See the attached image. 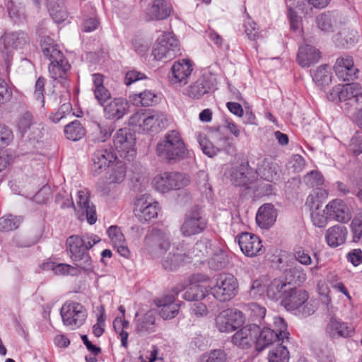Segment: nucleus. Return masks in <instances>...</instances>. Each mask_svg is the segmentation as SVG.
Instances as JSON below:
<instances>
[{"label": "nucleus", "mask_w": 362, "mask_h": 362, "mask_svg": "<svg viewBox=\"0 0 362 362\" xmlns=\"http://www.w3.org/2000/svg\"><path fill=\"white\" fill-rule=\"evenodd\" d=\"M99 241L100 238L97 235L89 234L81 236L73 235L67 238V250L77 267L86 272H93L92 260L88 250Z\"/></svg>", "instance_id": "obj_1"}, {"label": "nucleus", "mask_w": 362, "mask_h": 362, "mask_svg": "<svg viewBox=\"0 0 362 362\" xmlns=\"http://www.w3.org/2000/svg\"><path fill=\"white\" fill-rule=\"evenodd\" d=\"M157 155L169 163L180 161L185 157L186 148L181 136L175 130L168 132L156 147Z\"/></svg>", "instance_id": "obj_2"}, {"label": "nucleus", "mask_w": 362, "mask_h": 362, "mask_svg": "<svg viewBox=\"0 0 362 362\" xmlns=\"http://www.w3.org/2000/svg\"><path fill=\"white\" fill-rule=\"evenodd\" d=\"M308 293L301 288L290 287L282 299V305L285 308L293 312L295 315L303 317L313 315L315 311V306L308 302Z\"/></svg>", "instance_id": "obj_3"}, {"label": "nucleus", "mask_w": 362, "mask_h": 362, "mask_svg": "<svg viewBox=\"0 0 362 362\" xmlns=\"http://www.w3.org/2000/svg\"><path fill=\"white\" fill-rule=\"evenodd\" d=\"M131 124L140 126L144 131L158 133L169 124L168 116L163 112L151 110L148 114L137 112L129 119Z\"/></svg>", "instance_id": "obj_4"}, {"label": "nucleus", "mask_w": 362, "mask_h": 362, "mask_svg": "<svg viewBox=\"0 0 362 362\" xmlns=\"http://www.w3.org/2000/svg\"><path fill=\"white\" fill-rule=\"evenodd\" d=\"M207 226V220L202 208L194 206L187 211L180 226V232L185 237H189L202 233Z\"/></svg>", "instance_id": "obj_5"}, {"label": "nucleus", "mask_w": 362, "mask_h": 362, "mask_svg": "<svg viewBox=\"0 0 362 362\" xmlns=\"http://www.w3.org/2000/svg\"><path fill=\"white\" fill-rule=\"evenodd\" d=\"M238 284L231 274H221L216 280V284L210 288V293L220 302H226L235 296Z\"/></svg>", "instance_id": "obj_6"}, {"label": "nucleus", "mask_w": 362, "mask_h": 362, "mask_svg": "<svg viewBox=\"0 0 362 362\" xmlns=\"http://www.w3.org/2000/svg\"><path fill=\"white\" fill-rule=\"evenodd\" d=\"M189 183V177L186 174L178 172H165L156 175L153 180V185L156 189L162 193L179 189Z\"/></svg>", "instance_id": "obj_7"}, {"label": "nucleus", "mask_w": 362, "mask_h": 362, "mask_svg": "<svg viewBox=\"0 0 362 362\" xmlns=\"http://www.w3.org/2000/svg\"><path fill=\"white\" fill-rule=\"evenodd\" d=\"M180 51L177 40L173 33H165L159 37L153 46L152 55L158 61L170 60Z\"/></svg>", "instance_id": "obj_8"}, {"label": "nucleus", "mask_w": 362, "mask_h": 362, "mask_svg": "<svg viewBox=\"0 0 362 362\" xmlns=\"http://www.w3.org/2000/svg\"><path fill=\"white\" fill-rule=\"evenodd\" d=\"M144 245L153 258L159 257L170 247L169 234L160 229L153 228L145 237Z\"/></svg>", "instance_id": "obj_9"}, {"label": "nucleus", "mask_w": 362, "mask_h": 362, "mask_svg": "<svg viewBox=\"0 0 362 362\" xmlns=\"http://www.w3.org/2000/svg\"><path fill=\"white\" fill-rule=\"evenodd\" d=\"M60 314L64 325L71 327L72 329L81 327L87 317L86 309L75 301L65 303L60 310Z\"/></svg>", "instance_id": "obj_10"}, {"label": "nucleus", "mask_w": 362, "mask_h": 362, "mask_svg": "<svg viewBox=\"0 0 362 362\" xmlns=\"http://www.w3.org/2000/svg\"><path fill=\"white\" fill-rule=\"evenodd\" d=\"M113 143L121 157L130 160L136 155L135 138L129 129H119L114 136Z\"/></svg>", "instance_id": "obj_11"}, {"label": "nucleus", "mask_w": 362, "mask_h": 362, "mask_svg": "<svg viewBox=\"0 0 362 362\" xmlns=\"http://www.w3.org/2000/svg\"><path fill=\"white\" fill-rule=\"evenodd\" d=\"M245 318L243 313L237 309H227L216 317V326L221 332H230L239 327Z\"/></svg>", "instance_id": "obj_12"}, {"label": "nucleus", "mask_w": 362, "mask_h": 362, "mask_svg": "<svg viewBox=\"0 0 362 362\" xmlns=\"http://www.w3.org/2000/svg\"><path fill=\"white\" fill-rule=\"evenodd\" d=\"M158 206V203L153 202L148 194H142L135 202L134 214L140 221H149L157 216Z\"/></svg>", "instance_id": "obj_13"}, {"label": "nucleus", "mask_w": 362, "mask_h": 362, "mask_svg": "<svg viewBox=\"0 0 362 362\" xmlns=\"http://www.w3.org/2000/svg\"><path fill=\"white\" fill-rule=\"evenodd\" d=\"M117 158L111 146L103 145L98 148L93 155L92 172L98 175L105 170Z\"/></svg>", "instance_id": "obj_14"}, {"label": "nucleus", "mask_w": 362, "mask_h": 362, "mask_svg": "<svg viewBox=\"0 0 362 362\" xmlns=\"http://www.w3.org/2000/svg\"><path fill=\"white\" fill-rule=\"evenodd\" d=\"M241 251L247 257H255L264 253V249L258 236L250 233H242L236 238Z\"/></svg>", "instance_id": "obj_15"}, {"label": "nucleus", "mask_w": 362, "mask_h": 362, "mask_svg": "<svg viewBox=\"0 0 362 362\" xmlns=\"http://www.w3.org/2000/svg\"><path fill=\"white\" fill-rule=\"evenodd\" d=\"M230 180L236 186L245 187L247 189H253L257 181V175L248 163H242L233 169L230 175Z\"/></svg>", "instance_id": "obj_16"}, {"label": "nucleus", "mask_w": 362, "mask_h": 362, "mask_svg": "<svg viewBox=\"0 0 362 362\" xmlns=\"http://www.w3.org/2000/svg\"><path fill=\"white\" fill-rule=\"evenodd\" d=\"M16 127L22 136L30 131L28 136L30 140L38 141L42 136V128L36 125L33 115L30 112L27 111L19 115L16 121Z\"/></svg>", "instance_id": "obj_17"}, {"label": "nucleus", "mask_w": 362, "mask_h": 362, "mask_svg": "<svg viewBox=\"0 0 362 362\" xmlns=\"http://www.w3.org/2000/svg\"><path fill=\"white\" fill-rule=\"evenodd\" d=\"M258 325L250 324L244 326L237 331L232 337V342L236 346L247 349L255 344V339L257 337Z\"/></svg>", "instance_id": "obj_18"}, {"label": "nucleus", "mask_w": 362, "mask_h": 362, "mask_svg": "<svg viewBox=\"0 0 362 362\" xmlns=\"http://www.w3.org/2000/svg\"><path fill=\"white\" fill-rule=\"evenodd\" d=\"M77 213L79 218L85 216L90 224H94L97 221L95 207L90 203L88 192L79 190L76 197Z\"/></svg>", "instance_id": "obj_19"}, {"label": "nucleus", "mask_w": 362, "mask_h": 362, "mask_svg": "<svg viewBox=\"0 0 362 362\" xmlns=\"http://www.w3.org/2000/svg\"><path fill=\"white\" fill-rule=\"evenodd\" d=\"M334 69L337 77L343 81L353 80L358 72V69L354 66L353 58L348 55L339 57Z\"/></svg>", "instance_id": "obj_20"}, {"label": "nucleus", "mask_w": 362, "mask_h": 362, "mask_svg": "<svg viewBox=\"0 0 362 362\" xmlns=\"http://www.w3.org/2000/svg\"><path fill=\"white\" fill-rule=\"evenodd\" d=\"M171 11V5L165 0H154L146 8L144 18L147 21H161L168 18Z\"/></svg>", "instance_id": "obj_21"}, {"label": "nucleus", "mask_w": 362, "mask_h": 362, "mask_svg": "<svg viewBox=\"0 0 362 362\" xmlns=\"http://www.w3.org/2000/svg\"><path fill=\"white\" fill-rule=\"evenodd\" d=\"M103 106L105 117L111 120H118L122 118L128 110V103L122 98L107 101Z\"/></svg>", "instance_id": "obj_22"}, {"label": "nucleus", "mask_w": 362, "mask_h": 362, "mask_svg": "<svg viewBox=\"0 0 362 362\" xmlns=\"http://www.w3.org/2000/svg\"><path fill=\"white\" fill-rule=\"evenodd\" d=\"M192 70V65L189 59H183L182 61L175 62L171 67V83L187 84Z\"/></svg>", "instance_id": "obj_23"}, {"label": "nucleus", "mask_w": 362, "mask_h": 362, "mask_svg": "<svg viewBox=\"0 0 362 362\" xmlns=\"http://www.w3.org/2000/svg\"><path fill=\"white\" fill-rule=\"evenodd\" d=\"M255 173L262 180L274 182L280 178L281 170L276 163L265 158L258 163Z\"/></svg>", "instance_id": "obj_24"}, {"label": "nucleus", "mask_w": 362, "mask_h": 362, "mask_svg": "<svg viewBox=\"0 0 362 362\" xmlns=\"http://www.w3.org/2000/svg\"><path fill=\"white\" fill-rule=\"evenodd\" d=\"M325 209L327 216L331 219L343 223L348 222L351 219L349 209L341 199H336L331 201Z\"/></svg>", "instance_id": "obj_25"}, {"label": "nucleus", "mask_w": 362, "mask_h": 362, "mask_svg": "<svg viewBox=\"0 0 362 362\" xmlns=\"http://www.w3.org/2000/svg\"><path fill=\"white\" fill-rule=\"evenodd\" d=\"M281 341L282 339L278 337L274 329L266 327L262 329L258 325L257 337L255 339V349L257 351H262L269 346H273Z\"/></svg>", "instance_id": "obj_26"}, {"label": "nucleus", "mask_w": 362, "mask_h": 362, "mask_svg": "<svg viewBox=\"0 0 362 362\" xmlns=\"http://www.w3.org/2000/svg\"><path fill=\"white\" fill-rule=\"evenodd\" d=\"M28 42L29 37L23 31L5 33L0 38V43L4 45V49L8 52L12 49H21Z\"/></svg>", "instance_id": "obj_27"}, {"label": "nucleus", "mask_w": 362, "mask_h": 362, "mask_svg": "<svg viewBox=\"0 0 362 362\" xmlns=\"http://www.w3.org/2000/svg\"><path fill=\"white\" fill-rule=\"evenodd\" d=\"M214 86V79L212 77L202 76L189 86L187 94L192 98L199 99L208 93Z\"/></svg>", "instance_id": "obj_28"}, {"label": "nucleus", "mask_w": 362, "mask_h": 362, "mask_svg": "<svg viewBox=\"0 0 362 362\" xmlns=\"http://www.w3.org/2000/svg\"><path fill=\"white\" fill-rule=\"evenodd\" d=\"M347 235L348 230L346 226L335 225L326 230L325 239L330 247L335 248L345 243Z\"/></svg>", "instance_id": "obj_29"}, {"label": "nucleus", "mask_w": 362, "mask_h": 362, "mask_svg": "<svg viewBox=\"0 0 362 362\" xmlns=\"http://www.w3.org/2000/svg\"><path fill=\"white\" fill-rule=\"evenodd\" d=\"M277 217L276 211L272 204H264L260 206L256 215L257 225L263 229L272 227Z\"/></svg>", "instance_id": "obj_30"}, {"label": "nucleus", "mask_w": 362, "mask_h": 362, "mask_svg": "<svg viewBox=\"0 0 362 362\" xmlns=\"http://www.w3.org/2000/svg\"><path fill=\"white\" fill-rule=\"evenodd\" d=\"M320 57L321 54L317 49L310 45H305L299 47L297 62L302 67H309L318 62Z\"/></svg>", "instance_id": "obj_31"}, {"label": "nucleus", "mask_w": 362, "mask_h": 362, "mask_svg": "<svg viewBox=\"0 0 362 362\" xmlns=\"http://www.w3.org/2000/svg\"><path fill=\"white\" fill-rule=\"evenodd\" d=\"M325 330L326 333L332 338L349 337L354 332L353 327L348 326L346 323L334 317H330Z\"/></svg>", "instance_id": "obj_32"}, {"label": "nucleus", "mask_w": 362, "mask_h": 362, "mask_svg": "<svg viewBox=\"0 0 362 362\" xmlns=\"http://www.w3.org/2000/svg\"><path fill=\"white\" fill-rule=\"evenodd\" d=\"M159 315L164 320L174 318L179 312V304L175 302L173 296H166L158 300Z\"/></svg>", "instance_id": "obj_33"}, {"label": "nucleus", "mask_w": 362, "mask_h": 362, "mask_svg": "<svg viewBox=\"0 0 362 362\" xmlns=\"http://www.w3.org/2000/svg\"><path fill=\"white\" fill-rule=\"evenodd\" d=\"M290 287L289 283L286 280L282 278H276L267 284L266 289L267 295L272 300L283 299Z\"/></svg>", "instance_id": "obj_34"}, {"label": "nucleus", "mask_w": 362, "mask_h": 362, "mask_svg": "<svg viewBox=\"0 0 362 362\" xmlns=\"http://www.w3.org/2000/svg\"><path fill=\"white\" fill-rule=\"evenodd\" d=\"M188 258L185 254L179 251L178 248H173L163 257L161 263L163 267L169 271L176 270L181 264Z\"/></svg>", "instance_id": "obj_35"}, {"label": "nucleus", "mask_w": 362, "mask_h": 362, "mask_svg": "<svg viewBox=\"0 0 362 362\" xmlns=\"http://www.w3.org/2000/svg\"><path fill=\"white\" fill-rule=\"evenodd\" d=\"M135 330L141 336L151 334L156 330V318L152 312H148L136 322Z\"/></svg>", "instance_id": "obj_36"}, {"label": "nucleus", "mask_w": 362, "mask_h": 362, "mask_svg": "<svg viewBox=\"0 0 362 362\" xmlns=\"http://www.w3.org/2000/svg\"><path fill=\"white\" fill-rule=\"evenodd\" d=\"M42 51L45 57L50 62L64 58L63 53L54 40L49 37H45L41 41Z\"/></svg>", "instance_id": "obj_37"}, {"label": "nucleus", "mask_w": 362, "mask_h": 362, "mask_svg": "<svg viewBox=\"0 0 362 362\" xmlns=\"http://www.w3.org/2000/svg\"><path fill=\"white\" fill-rule=\"evenodd\" d=\"M284 343L281 341L272 347L267 356L269 362H288L289 351Z\"/></svg>", "instance_id": "obj_38"}, {"label": "nucleus", "mask_w": 362, "mask_h": 362, "mask_svg": "<svg viewBox=\"0 0 362 362\" xmlns=\"http://www.w3.org/2000/svg\"><path fill=\"white\" fill-rule=\"evenodd\" d=\"M130 98L135 105L144 107L154 105L160 100V98L155 93L147 90L134 94Z\"/></svg>", "instance_id": "obj_39"}, {"label": "nucleus", "mask_w": 362, "mask_h": 362, "mask_svg": "<svg viewBox=\"0 0 362 362\" xmlns=\"http://www.w3.org/2000/svg\"><path fill=\"white\" fill-rule=\"evenodd\" d=\"M69 69L70 65L67 60L64 57L59 60L50 62L49 73L50 76L54 80L58 78H64L66 72Z\"/></svg>", "instance_id": "obj_40"}, {"label": "nucleus", "mask_w": 362, "mask_h": 362, "mask_svg": "<svg viewBox=\"0 0 362 362\" xmlns=\"http://www.w3.org/2000/svg\"><path fill=\"white\" fill-rule=\"evenodd\" d=\"M338 15L334 12L322 13L316 18L317 27L322 31L332 32L337 25Z\"/></svg>", "instance_id": "obj_41"}, {"label": "nucleus", "mask_w": 362, "mask_h": 362, "mask_svg": "<svg viewBox=\"0 0 362 362\" xmlns=\"http://www.w3.org/2000/svg\"><path fill=\"white\" fill-rule=\"evenodd\" d=\"M286 280L289 283H293L297 285H300L304 283L307 279L306 273L304 269L298 264L291 267L284 272Z\"/></svg>", "instance_id": "obj_42"}, {"label": "nucleus", "mask_w": 362, "mask_h": 362, "mask_svg": "<svg viewBox=\"0 0 362 362\" xmlns=\"http://www.w3.org/2000/svg\"><path fill=\"white\" fill-rule=\"evenodd\" d=\"M64 134L66 139L76 141L82 139L86 131L78 120H75L64 127Z\"/></svg>", "instance_id": "obj_43"}, {"label": "nucleus", "mask_w": 362, "mask_h": 362, "mask_svg": "<svg viewBox=\"0 0 362 362\" xmlns=\"http://www.w3.org/2000/svg\"><path fill=\"white\" fill-rule=\"evenodd\" d=\"M208 292V289L202 285H192L184 293L183 298L188 301H199L204 299Z\"/></svg>", "instance_id": "obj_44"}, {"label": "nucleus", "mask_w": 362, "mask_h": 362, "mask_svg": "<svg viewBox=\"0 0 362 362\" xmlns=\"http://www.w3.org/2000/svg\"><path fill=\"white\" fill-rule=\"evenodd\" d=\"M21 222L22 218L20 216H14L11 214L6 215L0 218V230L10 231L16 230Z\"/></svg>", "instance_id": "obj_45"}, {"label": "nucleus", "mask_w": 362, "mask_h": 362, "mask_svg": "<svg viewBox=\"0 0 362 362\" xmlns=\"http://www.w3.org/2000/svg\"><path fill=\"white\" fill-rule=\"evenodd\" d=\"M211 252V241L207 238H201L198 240L192 250L194 255L198 258H203L210 255Z\"/></svg>", "instance_id": "obj_46"}, {"label": "nucleus", "mask_w": 362, "mask_h": 362, "mask_svg": "<svg viewBox=\"0 0 362 362\" xmlns=\"http://www.w3.org/2000/svg\"><path fill=\"white\" fill-rule=\"evenodd\" d=\"M267 282L268 278L267 276H262L253 281L249 291L250 296L255 299L262 296L266 291L265 287Z\"/></svg>", "instance_id": "obj_47"}, {"label": "nucleus", "mask_w": 362, "mask_h": 362, "mask_svg": "<svg viewBox=\"0 0 362 362\" xmlns=\"http://www.w3.org/2000/svg\"><path fill=\"white\" fill-rule=\"evenodd\" d=\"M8 15L15 22H23L26 19L24 6H17L13 1H10L7 4Z\"/></svg>", "instance_id": "obj_48"}, {"label": "nucleus", "mask_w": 362, "mask_h": 362, "mask_svg": "<svg viewBox=\"0 0 362 362\" xmlns=\"http://www.w3.org/2000/svg\"><path fill=\"white\" fill-rule=\"evenodd\" d=\"M273 323L274 326V332L278 337L282 339L283 342L288 341L289 333L287 332V324L284 319L276 316L273 318Z\"/></svg>", "instance_id": "obj_49"}, {"label": "nucleus", "mask_w": 362, "mask_h": 362, "mask_svg": "<svg viewBox=\"0 0 362 362\" xmlns=\"http://www.w3.org/2000/svg\"><path fill=\"white\" fill-rule=\"evenodd\" d=\"M340 102L354 98L357 95L359 84L357 83L340 85Z\"/></svg>", "instance_id": "obj_50"}, {"label": "nucleus", "mask_w": 362, "mask_h": 362, "mask_svg": "<svg viewBox=\"0 0 362 362\" xmlns=\"http://www.w3.org/2000/svg\"><path fill=\"white\" fill-rule=\"evenodd\" d=\"M227 354L222 349H214L204 354L200 358V362H226Z\"/></svg>", "instance_id": "obj_51"}, {"label": "nucleus", "mask_w": 362, "mask_h": 362, "mask_svg": "<svg viewBox=\"0 0 362 362\" xmlns=\"http://www.w3.org/2000/svg\"><path fill=\"white\" fill-rule=\"evenodd\" d=\"M313 80L318 84L323 85L331 81L330 71L328 65L320 66L313 74Z\"/></svg>", "instance_id": "obj_52"}, {"label": "nucleus", "mask_w": 362, "mask_h": 362, "mask_svg": "<svg viewBox=\"0 0 362 362\" xmlns=\"http://www.w3.org/2000/svg\"><path fill=\"white\" fill-rule=\"evenodd\" d=\"M353 240L358 242L362 238V211L356 215L351 221Z\"/></svg>", "instance_id": "obj_53"}, {"label": "nucleus", "mask_w": 362, "mask_h": 362, "mask_svg": "<svg viewBox=\"0 0 362 362\" xmlns=\"http://www.w3.org/2000/svg\"><path fill=\"white\" fill-rule=\"evenodd\" d=\"M303 180L305 183L310 187H318L324 183V178L322 174L315 170L308 173Z\"/></svg>", "instance_id": "obj_54"}, {"label": "nucleus", "mask_w": 362, "mask_h": 362, "mask_svg": "<svg viewBox=\"0 0 362 362\" xmlns=\"http://www.w3.org/2000/svg\"><path fill=\"white\" fill-rule=\"evenodd\" d=\"M325 209H316L310 212V216L313 223L319 228L326 226L329 216L325 214Z\"/></svg>", "instance_id": "obj_55"}, {"label": "nucleus", "mask_w": 362, "mask_h": 362, "mask_svg": "<svg viewBox=\"0 0 362 362\" xmlns=\"http://www.w3.org/2000/svg\"><path fill=\"white\" fill-rule=\"evenodd\" d=\"M228 261L224 253L214 255L209 261V267L214 270H220L224 268Z\"/></svg>", "instance_id": "obj_56"}, {"label": "nucleus", "mask_w": 362, "mask_h": 362, "mask_svg": "<svg viewBox=\"0 0 362 362\" xmlns=\"http://www.w3.org/2000/svg\"><path fill=\"white\" fill-rule=\"evenodd\" d=\"M78 267H74L67 264H58L57 265H52V270L56 274H71L75 275L79 272Z\"/></svg>", "instance_id": "obj_57"}, {"label": "nucleus", "mask_w": 362, "mask_h": 362, "mask_svg": "<svg viewBox=\"0 0 362 362\" xmlns=\"http://www.w3.org/2000/svg\"><path fill=\"white\" fill-rule=\"evenodd\" d=\"M12 90L6 82L0 78V105L9 102L12 98Z\"/></svg>", "instance_id": "obj_58"}, {"label": "nucleus", "mask_w": 362, "mask_h": 362, "mask_svg": "<svg viewBox=\"0 0 362 362\" xmlns=\"http://www.w3.org/2000/svg\"><path fill=\"white\" fill-rule=\"evenodd\" d=\"M349 151L355 156L362 153V134L354 135L351 139Z\"/></svg>", "instance_id": "obj_59"}, {"label": "nucleus", "mask_w": 362, "mask_h": 362, "mask_svg": "<svg viewBox=\"0 0 362 362\" xmlns=\"http://www.w3.org/2000/svg\"><path fill=\"white\" fill-rule=\"evenodd\" d=\"M94 95L100 105H104L111 98L110 93L105 86L94 88Z\"/></svg>", "instance_id": "obj_60"}, {"label": "nucleus", "mask_w": 362, "mask_h": 362, "mask_svg": "<svg viewBox=\"0 0 362 362\" xmlns=\"http://www.w3.org/2000/svg\"><path fill=\"white\" fill-rule=\"evenodd\" d=\"M293 257L300 264L308 266L312 263V259L308 252L302 248L296 249L293 251Z\"/></svg>", "instance_id": "obj_61"}, {"label": "nucleus", "mask_w": 362, "mask_h": 362, "mask_svg": "<svg viewBox=\"0 0 362 362\" xmlns=\"http://www.w3.org/2000/svg\"><path fill=\"white\" fill-rule=\"evenodd\" d=\"M199 143L203 153L209 157L211 158L216 156L220 151L218 148L215 147L212 143L206 139H200Z\"/></svg>", "instance_id": "obj_62"}, {"label": "nucleus", "mask_w": 362, "mask_h": 362, "mask_svg": "<svg viewBox=\"0 0 362 362\" xmlns=\"http://www.w3.org/2000/svg\"><path fill=\"white\" fill-rule=\"evenodd\" d=\"M318 195V192H314L306 199L305 205L309 208L310 212L322 208V202L320 201Z\"/></svg>", "instance_id": "obj_63"}, {"label": "nucleus", "mask_w": 362, "mask_h": 362, "mask_svg": "<svg viewBox=\"0 0 362 362\" xmlns=\"http://www.w3.org/2000/svg\"><path fill=\"white\" fill-rule=\"evenodd\" d=\"M45 83V79L42 77H39L36 81L34 96L37 100H40L41 105L43 107L45 103L44 98V87Z\"/></svg>", "instance_id": "obj_64"}]
</instances>
